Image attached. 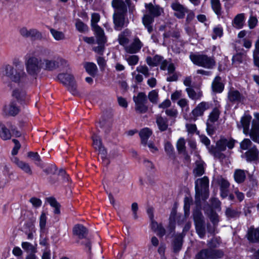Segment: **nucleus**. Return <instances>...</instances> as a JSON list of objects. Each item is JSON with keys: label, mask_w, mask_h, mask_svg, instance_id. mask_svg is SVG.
<instances>
[{"label": "nucleus", "mask_w": 259, "mask_h": 259, "mask_svg": "<svg viewBox=\"0 0 259 259\" xmlns=\"http://www.w3.org/2000/svg\"><path fill=\"white\" fill-rule=\"evenodd\" d=\"M164 149L165 152L169 156H173L174 155L175 149L172 145L169 142H166L165 143Z\"/></svg>", "instance_id": "54"}, {"label": "nucleus", "mask_w": 259, "mask_h": 259, "mask_svg": "<svg viewBox=\"0 0 259 259\" xmlns=\"http://www.w3.org/2000/svg\"><path fill=\"white\" fill-rule=\"evenodd\" d=\"M209 152L214 157L221 158L223 156V154L221 152L222 151L219 150L218 148L214 146L207 147Z\"/></svg>", "instance_id": "50"}, {"label": "nucleus", "mask_w": 259, "mask_h": 259, "mask_svg": "<svg viewBox=\"0 0 259 259\" xmlns=\"http://www.w3.org/2000/svg\"><path fill=\"white\" fill-rule=\"evenodd\" d=\"M37 245H33L28 242H23L21 244L22 248L27 252L35 253L37 252Z\"/></svg>", "instance_id": "39"}, {"label": "nucleus", "mask_w": 259, "mask_h": 259, "mask_svg": "<svg viewBox=\"0 0 259 259\" xmlns=\"http://www.w3.org/2000/svg\"><path fill=\"white\" fill-rule=\"evenodd\" d=\"M136 70L139 73L143 74L146 77L150 75L149 68L146 65H140L138 66L136 68Z\"/></svg>", "instance_id": "52"}, {"label": "nucleus", "mask_w": 259, "mask_h": 259, "mask_svg": "<svg viewBox=\"0 0 259 259\" xmlns=\"http://www.w3.org/2000/svg\"><path fill=\"white\" fill-rule=\"evenodd\" d=\"M143 46V43L140 39L138 37L135 36L133 42L125 48V50L127 53L135 54L138 52Z\"/></svg>", "instance_id": "24"}, {"label": "nucleus", "mask_w": 259, "mask_h": 259, "mask_svg": "<svg viewBox=\"0 0 259 259\" xmlns=\"http://www.w3.org/2000/svg\"><path fill=\"white\" fill-rule=\"evenodd\" d=\"M134 101L135 103V110L139 113H146L148 109L147 105V97L145 93H139L137 96H134Z\"/></svg>", "instance_id": "7"}, {"label": "nucleus", "mask_w": 259, "mask_h": 259, "mask_svg": "<svg viewBox=\"0 0 259 259\" xmlns=\"http://www.w3.org/2000/svg\"><path fill=\"white\" fill-rule=\"evenodd\" d=\"M251 139L255 142L259 143V121L256 120H253L252 126L249 130V134Z\"/></svg>", "instance_id": "23"}, {"label": "nucleus", "mask_w": 259, "mask_h": 259, "mask_svg": "<svg viewBox=\"0 0 259 259\" xmlns=\"http://www.w3.org/2000/svg\"><path fill=\"white\" fill-rule=\"evenodd\" d=\"M41 60L42 69L49 71H54L60 65H65L67 63L65 60L59 57L50 59L41 56Z\"/></svg>", "instance_id": "5"}, {"label": "nucleus", "mask_w": 259, "mask_h": 259, "mask_svg": "<svg viewBox=\"0 0 259 259\" xmlns=\"http://www.w3.org/2000/svg\"><path fill=\"white\" fill-rule=\"evenodd\" d=\"M251 116L249 115H244L241 118L240 122L237 124L239 128H243V132L245 135L249 134V126L251 120Z\"/></svg>", "instance_id": "21"}, {"label": "nucleus", "mask_w": 259, "mask_h": 259, "mask_svg": "<svg viewBox=\"0 0 259 259\" xmlns=\"http://www.w3.org/2000/svg\"><path fill=\"white\" fill-rule=\"evenodd\" d=\"M19 33L22 37L33 40H41L43 37L42 33L35 28L28 29L26 27H23L20 29Z\"/></svg>", "instance_id": "12"}, {"label": "nucleus", "mask_w": 259, "mask_h": 259, "mask_svg": "<svg viewBox=\"0 0 259 259\" xmlns=\"http://www.w3.org/2000/svg\"><path fill=\"white\" fill-rule=\"evenodd\" d=\"M245 17L243 13L237 14L233 21V25L236 28H242L244 22Z\"/></svg>", "instance_id": "37"}, {"label": "nucleus", "mask_w": 259, "mask_h": 259, "mask_svg": "<svg viewBox=\"0 0 259 259\" xmlns=\"http://www.w3.org/2000/svg\"><path fill=\"white\" fill-rule=\"evenodd\" d=\"M158 98V94L156 90H152L148 94V99L152 103L156 104L157 103Z\"/></svg>", "instance_id": "51"}, {"label": "nucleus", "mask_w": 259, "mask_h": 259, "mask_svg": "<svg viewBox=\"0 0 259 259\" xmlns=\"http://www.w3.org/2000/svg\"><path fill=\"white\" fill-rule=\"evenodd\" d=\"M3 111L5 115L14 116L19 113V109L15 102H11L4 107Z\"/></svg>", "instance_id": "26"}, {"label": "nucleus", "mask_w": 259, "mask_h": 259, "mask_svg": "<svg viewBox=\"0 0 259 259\" xmlns=\"http://www.w3.org/2000/svg\"><path fill=\"white\" fill-rule=\"evenodd\" d=\"M190 59L194 64L207 69H212L215 66L214 58L206 55H190Z\"/></svg>", "instance_id": "4"}, {"label": "nucleus", "mask_w": 259, "mask_h": 259, "mask_svg": "<svg viewBox=\"0 0 259 259\" xmlns=\"http://www.w3.org/2000/svg\"><path fill=\"white\" fill-rule=\"evenodd\" d=\"M13 142L15 144V146L14 147L12 151V154L13 155H16L17 154L18 150L21 148V144H20L19 142L16 139H13Z\"/></svg>", "instance_id": "64"}, {"label": "nucleus", "mask_w": 259, "mask_h": 259, "mask_svg": "<svg viewBox=\"0 0 259 259\" xmlns=\"http://www.w3.org/2000/svg\"><path fill=\"white\" fill-rule=\"evenodd\" d=\"M223 252L220 250L203 249L196 255V259H215L221 258Z\"/></svg>", "instance_id": "10"}, {"label": "nucleus", "mask_w": 259, "mask_h": 259, "mask_svg": "<svg viewBox=\"0 0 259 259\" xmlns=\"http://www.w3.org/2000/svg\"><path fill=\"white\" fill-rule=\"evenodd\" d=\"M244 156L248 162H257L259 161V151L255 146L247 151L245 153Z\"/></svg>", "instance_id": "19"}, {"label": "nucleus", "mask_w": 259, "mask_h": 259, "mask_svg": "<svg viewBox=\"0 0 259 259\" xmlns=\"http://www.w3.org/2000/svg\"><path fill=\"white\" fill-rule=\"evenodd\" d=\"M177 148L179 153H183L185 151V141L184 138H180L177 143Z\"/></svg>", "instance_id": "53"}, {"label": "nucleus", "mask_w": 259, "mask_h": 259, "mask_svg": "<svg viewBox=\"0 0 259 259\" xmlns=\"http://www.w3.org/2000/svg\"><path fill=\"white\" fill-rule=\"evenodd\" d=\"M251 141L248 139H245L240 144V148L243 150H247L251 146Z\"/></svg>", "instance_id": "62"}, {"label": "nucleus", "mask_w": 259, "mask_h": 259, "mask_svg": "<svg viewBox=\"0 0 259 259\" xmlns=\"http://www.w3.org/2000/svg\"><path fill=\"white\" fill-rule=\"evenodd\" d=\"M145 8L147 10V14L154 17L159 16L161 13L163 12V10L158 6H154L152 4L149 3L145 4Z\"/></svg>", "instance_id": "27"}, {"label": "nucleus", "mask_w": 259, "mask_h": 259, "mask_svg": "<svg viewBox=\"0 0 259 259\" xmlns=\"http://www.w3.org/2000/svg\"><path fill=\"white\" fill-rule=\"evenodd\" d=\"M210 108V104L208 102H202L199 103L192 111L194 119L196 120L198 116H202L204 112Z\"/></svg>", "instance_id": "22"}, {"label": "nucleus", "mask_w": 259, "mask_h": 259, "mask_svg": "<svg viewBox=\"0 0 259 259\" xmlns=\"http://www.w3.org/2000/svg\"><path fill=\"white\" fill-rule=\"evenodd\" d=\"M27 156L32 158L35 161L36 164L39 165L41 159L37 152H29L27 153Z\"/></svg>", "instance_id": "56"}, {"label": "nucleus", "mask_w": 259, "mask_h": 259, "mask_svg": "<svg viewBox=\"0 0 259 259\" xmlns=\"http://www.w3.org/2000/svg\"><path fill=\"white\" fill-rule=\"evenodd\" d=\"M186 91L187 92L189 97L194 100H196L199 99L202 96L201 93H197L194 90V89H193L191 88H187L186 89Z\"/></svg>", "instance_id": "45"}, {"label": "nucleus", "mask_w": 259, "mask_h": 259, "mask_svg": "<svg viewBox=\"0 0 259 259\" xmlns=\"http://www.w3.org/2000/svg\"><path fill=\"white\" fill-rule=\"evenodd\" d=\"M47 201L51 206L55 208V210H59L61 209L60 204L57 201L54 197H48L46 198Z\"/></svg>", "instance_id": "49"}, {"label": "nucleus", "mask_w": 259, "mask_h": 259, "mask_svg": "<svg viewBox=\"0 0 259 259\" xmlns=\"http://www.w3.org/2000/svg\"><path fill=\"white\" fill-rule=\"evenodd\" d=\"M219 110L215 108L209 114V118L206 122V130L209 135H212L215 131L214 122H216L220 116Z\"/></svg>", "instance_id": "11"}, {"label": "nucleus", "mask_w": 259, "mask_h": 259, "mask_svg": "<svg viewBox=\"0 0 259 259\" xmlns=\"http://www.w3.org/2000/svg\"><path fill=\"white\" fill-rule=\"evenodd\" d=\"M247 238L252 242H259V229L250 228L248 231Z\"/></svg>", "instance_id": "38"}, {"label": "nucleus", "mask_w": 259, "mask_h": 259, "mask_svg": "<svg viewBox=\"0 0 259 259\" xmlns=\"http://www.w3.org/2000/svg\"><path fill=\"white\" fill-rule=\"evenodd\" d=\"M248 171L241 169H237L234 172V178L235 182L238 184H241L246 179V173Z\"/></svg>", "instance_id": "31"}, {"label": "nucleus", "mask_w": 259, "mask_h": 259, "mask_svg": "<svg viewBox=\"0 0 259 259\" xmlns=\"http://www.w3.org/2000/svg\"><path fill=\"white\" fill-rule=\"evenodd\" d=\"M211 6L214 13L218 16L222 14L221 5L220 0H210Z\"/></svg>", "instance_id": "42"}, {"label": "nucleus", "mask_w": 259, "mask_h": 259, "mask_svg": "<svg viewBox=\"0 0 259 259\" xmlns=\"http://www.w3.org/2000/svg\"><path fill=\"white\" fill-rule=\"evenodd\" d=\"M193 217L196 232L202 238L204 236L205 233L203 217L201 211H194Z\"/></svg>", "instance_id": "8"}, {"label": "nucleus", "mask_w": 259, "mask_h": 259, "mask_svg": "<svg viewBox=\"0 0 259 259\" xmlns=\"http://www.w3.org/2000/svg\"><path fill=\"white\" fill-rule=\"evenodd\" d=\"M12 161L15 163L19 168L25 173L31 175L32 171L28 163L20 160L17 157H13L11 158Z\"/></svg>", "instance_id": "25"}, {"label": "nucleus", "mask_w": 259, "mask_h": 259, "mask_svg": "<svg viewBox=\"0 0 259 259\" xmlns=\"http://www.w3.org/2000/svg\"><path fill=\"white\" fill-rule=\"evenodd\" d=\"M58 80L68 89V90L73 95L78 93L76 84L73 76L68 73H60L58 75Z\"/></svg>", "instance_id": "6"}, {"label": "nucleus", "mask_w": 259, "mask_h": 259, "mask_svg": "<svg viewBox=\"0 0 259 259\" xmlns=\"http://www.w3.org/2000/svg\"><path fill=\"white\" fill-rule=\"evenodd\" d=\"M93 141V145L96 150L102 147V143L101 138L96 134H94L92 137Z\"/></svg>", "instance_id": "48"}, {"label": "nucleus", "mask_w": 259, "mask_h": 259, "mask_svg": "<svg viewBox=\"0 0 259 259\" xmlns=\"http://www.w3.org/2000/svg\"><path fill=\"white\" fill-rule=\"evenodd\" d=\"M50 31L55 40L60 41L65 39V35L62 31H59L54 28H50Z\"/></svg>", "instance_id": "40"}, {"label": "nucleus", "mask_w": 259, "mask_h": 259, "mask_svg": "<svg viewBox=\"0 0 259 259\" xmlns=\"http://www.w3.org/2000/svg\"><path fill=\"white\" fill-rule=\"evenodd\" d=\"M0 74L4 82L11 80L20 84L23 83L28 80L23 66L19 63L16 64L15 66L9 64L4 65L1 68Z\"/></svg>", "instance_id": "1"}, {"label": "nucleus", "mask_w": 259, "mask_h": 259, "mask_svg": "<svg viewBox=\"0 0 259 259\" xmlns=\"http://www.w3.org/2000/svg\"><path fill=\"white\" fill-rule=\"evenodd\" d=\"M227 98L230 103L237 104L243 103L245 99L243 94L233 88L229 91Z\"/></svg>", "instance_id": "14"}, {"label": "nucleus", "mask_w": 259, "mask_h": 259, "mask_svg": "<svg viewBox=\"0 0 259 259\" xmlns=\"http://www.w3.org/2000/svg\"><path fill=\"white\" fill-rule=\"evenodd\" d=\"M99 151L101 158L103 160L104 165H107L109 163V160L107 158V151L105 148L102 146L100 148L97 149Z\"/></svg>", "instance_id": "46"}, {"label": "nucleus", "mask_w": 259, "mask_h": 259, "mask_svg": "<svg viewBox=\"0 0 259 259\" xmlns=\"http://www.w3.org/2000/svg\"><path fill=\"white\" fill-rule=\"evenodd\" d=\"M13 96L18 100H24L26 99V92L22 89H16L13 92Z\"/></svg>", "instance_id": "43"}, {"label": "nucleus", "mask_w": 259, "mask_h": 259, "mask_svg": "<svg viewBox=\"0 0 259 259\" xmlns=\"http://www.w3.org/2000/svg\"><path fill=\"white\" fill-rule=\"evenodd\" d=\"M100 124L101 127L108 129L111 127L112 122L111 120L103 118L100 121Z\"/></svg>", "instance_id": "61"}, {"label": "nucleus", "mask_w": 259, "mask_h": 259, "mask_svg": "<svg viewBox=\"0 0 259 259\" xmlns=\"http://www.w3.org/2000/svg\"><path fill=\"white\" fill-rule=\"evenodd\" d=\"M154 17L147 13L145 14L143 17V24L147 29L149 33H151L153 30L152 24L154 22Z\"/></svg>", "instance_id": "30"}, {"label": "nucleus", "mask_w": 259, "mask_h": 259, "mask_svg": "<svg viewBox=\"0 0 259 259\" xmlns=\"http://www.w3.org/2000/svg\"><path fill=\"white\" fill-rule=\"evenodd\" d=\"M73 234L77 236L79 238H85L88 235L87 229L81 224H76L73 229Z\"/></svg>", "instance_id": "28"}, {"label": "nucleus", "mask_w": 259, "mask_h": 259, "mask_svg": "<svg viewBox=\"0 0 259 259\" xmlns=\"http://www.w3.org/2000/svg\"><path fill=\"white\" fill-rule=\"evenodd\" d=\"M86 71L92 76H95L97 71V67L93 63H87L84 65Z\"/></svg>", "instance_id": "44"}, {"label": "nucleus", "mask_w": 259, "mask_h": 259, "mask_svg": "<svg viewBox=\"0 0 259 259\" xmlns=\"http://www.w3.org/2000/svg\"><path fill=\"white\" fill-rule=\"evenodd\" d=\"M12 127V123L7 122L6 124L0 123V137L4 140L11 139L12 134L10 130Z\"/></svg>", "instance_id": "18"}, {"label": "nucleus", "mask_w": 259, "mask_h": 259, "mask_svg": "<svg viewBox=\"0 0 259 259\" xmlns=\"http://www.w3.org/2000/svg\"><path fill=\"white\" fill-rule=\"evenodd\" d=\"M100 15L99 14L94 13L92 15L91 24L93 28H95L96 26H99L97 23L100 20Z\"/></svg>", "instance_id": "59"}, {"label": "nucleus", "mask_w": 259, "mask_h": 259, "mask_svg": "<svg viewBox=\"0 0 259 259\" xmlns=\"http://www.w3.org/2000/svg\"><path fill=\"white\" fill-rule=\"evenodd\" d=\"M148 216L151 220V229L158 235L162 236L165 234V230L160 224H158L154 220L153 211H148Z\"/></svg>", "instance_id": "20"}, {"label": "nucleus", "mask_w": 259, "mask_h": 259, "mask_svg": "<svg viewBox=\"0 0 259 259\" xmlns=\"http://www.w3.org/2000/svg\"><path fill=\"white\" fill-rule=\"evenodd\" d=\"M207 214L213 226H215L219 222L218 215L216 211H207Z\"/></svg>", "instance_id": "57"}, {"label": "nucleus", "mask_w": 259, "mask_h": 259, "mask_svg": "<svg viewBox=\"0 0 259 259\" xmlns=\"http://www.w3.org/2000/svg\"><path fill=\"white\" fill-rule=\"evenodd\" d=\"M152 131L148 127L141 130L139 133V136L141 140V144L146 146L147 144L148 139L151 136Z\"/></svg>", "instance_id": "32"}, {"label": "nucleus", "mask_w": 259, "mask_h": 259, "mask_svg": "<svg viewBox=\"0 0 259 259\" xmlns=\"http://www.w3.org/2000/svg\"><path fill=\"white\" fill-rule=\"evenodd\" d=\"M93 29L96 34L97 43L105 44L106 38L104 30L100 26H96Z\"/></svg>", "instance_id": "33"}, {"label": "nucleus", "mask_w": 259, "mask_h": 259, "mask_svg": "<svg viewBox=\"0 0 259 259\" xmlns=\"http://www.w3.org/2000/svg\"><path fill=\"white\" fill-rule=\"evenodd\" d=\"M243 61V55L241 54H237L232 58V62L235 65H237Z\"/></svg>", "instance_id": "60"}, {"label": "nucleus", "mask_w": 259, "mask_h": 259, "mask_svg": "<svg viewBox=\"0 0 259 259\" xmlns=\"http://www.w3.org/2000/svg\"><path fill=\"white\" fill-rule=\"evenodd\" d=\"M195 195L203 201L209 197V180L206 176L197 179L195 181Z\"/></svg>", "instance_id": "2"}, {"label": "nucleus", "mask_w": 259, "mask_h": 259, "mask_svg": "<svg viewBox=\"0 0 259 259\" xmlns=\"http://www.w3.org/2000/svg\"><path fill=\"white\" fill-rule=\"evenodd\" d=\"M112 6L114 9L113 14H126L127 12V7L122 0H113L112 1Z\"/></svg>", "instance_id": "17"}, {"label": "nucleus", "mask_w": 259, "mask_h": 259, "mask_svg": "<svg viewBox=\"0 0 259 259\" xmlns=\"http://www.w3.org/2000/svg\"><path fill=\"white\" fill-rule=\"evenodd\" d=\"M172 9L175 11L174 15L179 19L184 18L186 13L188 12V10L178 1H175L171 4Z\"/></svg>", "instance_id": "16"}, {"label": "nucleus", "mask_w": 259, "mask_h": 259, "mask_svg": "<svg viewBox=\"0 0 259 259\" xmlns=\"http://www.w3.org/2000/svg\"><path fill=\"white\" fill-rule=\"evenodd\" d=\"M180 36V32L178 31H176L174 30H171L165 32L163 34L164 40H163L162 45L163 46H165L166 38L171 37L172 38L178 39L179 38Z\"/></svg>", "instance_id": "41"}, {"label": "nucleus", "mask_w": 259, "mask_h": 259, "mask_svg": "<svg viewBox=\"0 0 259 259\" xmlns=\"http://www.w3.org/2000/svg\"><path fill=\"white\" fill-rule=\"evenodd\" d=\"M217 182L220 187L221 196L223 198H226L230 193V183L227 179L222 177L218 178Z\"/></svg>", "instance_id": "15"}, {"label": "nucleus", "mask_w": 259, "mask_h": 259, "mask_svg": "<svg viewBox=\"0 0 259 259\" xmlns=\"http://www.w3.org/2000/svg\"><path fill=\"white\" fill-rule=\"evenodd\" d=\"M126 60L130 65L134 66L138 63L139 58L137 55H131L127 58Z\"/></svg>", "instance_id": "58"}, {"label": "nucleus", "mask_w": 259, "mask_h": 259, "mask_svg": "<svg viewBox=\"0 0 259 259\" xmlns=\"http://www.w3.org/2000/svg\"><path fill=\"white\" fill-rule=\"evenodd\" d=\"M156 122L158 127V129L161 132L165 131L168 128V120L166 118L162 117L160 115H157Z\"/></svg>", "instance_id": "34"}, {"label": "nucleus", "mask_w": 259, "mask_h": 259, "mask_svg": "<svg viewBox=\"0 0 259 259\" xmlns=\"http://www.w3.org/2000/svg\"><path fill=\"white\" fill-rule=\"evenodd\" d=\"M183 236L181 234L177 235L174 241V248L175 251H178L182 245Z\"/></svg>", "instance_id": "47"}, {"label": "nucleus", "mask_w": 259, "mask_h": 259, "mask_svg": "<svg viewBox=\"0 0 259 259\" xmlns=\"http://www.w3.org/2000/svg\"><path fill=\"white\" fill-rule=\"evenodd\" d=\"M163 57L156 55L153 58L147 57L146 58V63L148 65L152 67L157 66L160 64V62L162 61Z\"/></svg>", "instance_id": "36"}, {"label": "nucleus", "mask_w": 259, "mask_h": 259, "mask_svg": "<svg viewBox=\"0 0 259 259\" xmlns=\"http://www.w3.org/2000/svg\"><path fill=\"white\" fill-rule=\"evenodd\" d=\"M211 88L213 92L218 93H222L224 89V84L222 82V78L219 76H216L213 79Z\"/></svg>", "instance_id": "29"}, {"label": "nucleus", "mask_w": 259, "mask_h": 259, "mask_svg": "<svg viewBox=\"0 0 259 259\" xmlns=\"http://www.w3.org/2000/svg\"><path fill=\"white\" fill-rule=\"evenodd\" d=\"M227 143L226 139L221 138L216 143V148L220 151H225L226 149Z\"/></svg>", "instance_id": "55"}, {"label": "nucleus", "mask_w": 259, "mask_h": 259, "mask_svg": "<svg viewBox=\"0 0 259 259\" xmlns=\"http://www.w3.org/2000/svg\"><path fill=\"white\" fill-rule=\"evenodd\" d=\"M201 201L200 198H197L195 195V201L190 196H186L184 199V210H200L201 208Z\"/></svg>", "instance_id": "9"}, {"label": "nucleus", "mask_w": 259, "mask_h": 259, "mask_svg": "<svg viewBox=\"0 0 259 259\" xmlns=\"http://www.w3.org/2000/svg\"><path fill=\"white\" fill-rule=\"evenodd\" d=\"M204 162L202 160H197L195 162V167L193 169L195 177L201 176L204 173Z\"/></svg>", "instance_id": "35"}, {"label": "nucleus", "mask_w": 259, "mask_h": 259, "mask_svg": "<svg viewBox=\"0 0 259 259\" xmlns=\"http://www.w3.org/2000/svg\"><path fill=\"white\" fill-rule=\"evenodd\" d=\"M29 202L32 204L35 208H37L40 206L42 204L41 200L36 197L31 198L29 200Z\"/></svg>", "instance_id": "63"}, {"label": "nucleus", "mask_w": 259, "mask_h": 259, "mask_svg": "<svg viewBox=\"0 0 259 259\" xmlns=\"http://www.w3.org/2000/svg\"><path fill=\"white\" fill-rule=\"evenodd\" d=\"M126 14H113V20L114 28L115 30L120 31L124 27H126L129 23L127 18H125Z\"/></svg>", "instance_id": "13"}, {"label": "nucleus", "mask_w": 259, "mask_h": 259, "mask_svg": "<svg viewBox=\"0 0 259 259\" xmlns=\"http://www.w3.org/2000/svg\"><path fill=\"white\" fill-rule=\"evenodd\" d=\"M41 56H30L25 60L27 73L31 76H37L42 69Z\"/></svg>", "instance_id": "3"}]
</instances>
